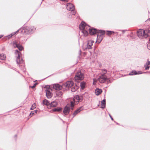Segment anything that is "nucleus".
<instances>
[{
    "instance_id": "7c9ffc66",
    "label": "nucleus",
    "mask_w": 150,
    "mask_h": 150,
    "mask_svg": "<svg viewBox=\"0 0 150 150\" xmlns=\"http://www.w3.org/2000/svg\"><path fill=\"white\" fill-rule=\"evenodd\" d=\"M147 48L149 50H150V41L149 42H148L147 43Z\"/></svg>"
},
{
    "instance_id": "2eb2a0df",
    "label": "nucleus",
    "mask_w": 150,
    "mask_h": 150,
    "mask_svg": "<svg viewBox=\"0 0 150 150\" xmlns=\"http://www.w3.org/2000/svg\"><path fill=\"white\" fill-rule=\"evenodd\" d=\"M142 72L141 71H138V72H137L136 71H132L129 74V75H134L137 74H142Z\"/></svg>"
},
{
    "instance_id": "dca6fc26",
    "label": "nucleus",
    "mask_w": 150,
    "mask_h": 150,
    "mask_svg": "<svg viewBox=\"0 0 150 150\" xmlns=\"http://www.w3.org/2000/svg\"><path fill=\"white\" fill-rule=\"evenodd\" d=\"M94 42V41L93 40H88V41L87 45V48L88 49H91L92 48V46L93 45V43Z\"/></svg>"
},
{
    "instance_id": "6e6552de",
    "label": "nucleus",
    "mask_w": 150,
    "mask_h": 150,
    "mask_svg": "<svg viewBox=\"0 0 150 150\" xmlns=\"http://www.w3.org/2000/svg\"><path fill=\"white\" fill-rule=\"evenodd\" d=\"M83 99V96H79V95L75 96L73 100L74 102L78 103L79 102L81 101Z\"/></svg>"
},
{
    "instance_id": "f257e3e1",
    "label": "nucleus",
    "mask_w": 150,
    "mask_h": 150,
    "mask_svg": "<svg viewBox=\"0 0 150 150\" xmlns=\"http://www.w3.org/2000/svg\"><path fill=\"white\" fill-rule=\"evenodd\" d=\"M98 81L101 83H105L106 84H108L111 82L110 79L107 78L106 76L104 75H101L100 76L98 79Z\"/></svg>"
},
{
    "instance_id": "ea45409f",
    "label": "nucleus",
    "mask_w": 150,
    "mask_h": 150,
    "mask_svg": "<svg viewBox=\"0 0 150 150\" xmlns=\"http://www.w3.org/2000/svg\"><path fill=\"white\" fill-rule=\"evenodd\" d=\"M11 34L10 35H8V36H7V37H8V38H11V37H11Z\"/></svg>"
},
{
    "instance_id": "09e8293b",
    "label": "nucleus",
    "mask_w": 150,
    "mask_h": 150,
    "mask_svg": "<svg viewBox=\"0 0 150 150\" xmlns=\"http://www.w3.org/2000/svg\"><path fill=\"white\" fill-rule=\"evenodd\" d=\"M149 19V20H150V18Z\"/></svg>"
},
{
    "instance_id": "f3484780",
    "label": "nucleus",
    "mask_w": 150,
    "mask_h": 150,
    "mask_svg": "<svg viewBox=\"0 0 150 150\" xmlns=\"http://www.w3.org/2000/svg\"><path fill=\"white\" fill-rule=\"evenodd\" d=\"M45 92L46 93V96L47 98H51L52 96L50 91L47 89H46L45 91Z\"/></svg>"
},
{
    "instance_id": "1a4fd4ad",
    "label": "nucleus",
    "mask_w": 150,
    "mask_h": 150,
    "mask_svg": "<svg viewBox=\"0 0 150 150\" xmlns=\"http://www.w3.org/2000/svg\"><path fill=\"white\" fill-rule=\"evenodd\" d=\"M74 84L72 81H67L66 82L64 83L63 86L67 88H69L72 86Z\"/></svg>"
},
{
    "instance_id": "423d86ee",
    "label": "nucleus",
    "mask_w": 150,
    "mask_h": 150,
    "mask_svg": "<svg viewBox=\"0 0 150 150\" xmlns=\"http://www.w3.org/2000/svg\"><path fill=\"white\" fill-rule=\"evenodd\" d=\"M83 78V74L81 72H77L74 77L75 80L77 82H79V80H82Z\"/></svg>"
},
{
    "instance_id": "c756f323",
    "label": "nucleus",
    "mask_w": 150,
    "mask_h": 150,
    "mask_svg": "<svg viewBox=\"0 0 150 150\" xmlns=\"http://www.w3.org/2000/svg\"><path fill=\"white\" fill-rule=\"evenodd\" d=\"M36 107V105L35 103H34L31 106V107L30 108V109L33 110L34 109H35Z\"/></svg>"
},
{
    "instance_id": "0eeeda50",
    "label": "nucleus",
    "mask_w": 150,
    "mask_h": 150,
    "mask_svg": "<svg viewBox=\"0 0 150 150\" xmlns=\"http://www.w3.org/2000/svg\"><path fill=\"white\" fill-rule=\"evenodd\" d=\"M90 27L87 25L84 22H82L79 25V29L80 30H87L88 28H90Z\"/></svg>"
},
{
    "instance_id": "72a5a7b5",
    "label": "nucleus",
    "mask_w": 150,
    "mask_h": 150,
    "mask_svg": "<svg viewBox=\"0 0 150 150\" xmlns=\"http://www.w3.org/2000/svg\"><path fill=\"white\" fill-rule=\"evenodd\" d=\"M58 93H59L58 95V96L59 97H61V96H62V92L61 91H59Z\"/></svg>"
},
{
    "instance_id": "6ab92c4d",
    "label": "nucleus",
    "mask_w": 150,
    "mask_h": 150,
    "mask_svg": "<svg viewBox=\"0 0 150 150\" xmlns=\"http://www.w3.org/2000/svg\"><path fill=\"white\" fill-rule=\"evenodd\" d=\"M57 105V103L56 101H53L51 102L50 104V106L52 107H56Z\"/></svg>"
},
{
    "instance_id": "5701e85b",
    "label": "nucleus",
    "mask_w": 150,
    "mask_h": 150,
    "mask_svg": "<svg viewBox=\"0 0 150 150\" xmlns=\"http://www.w3.org/2000/svg\"><path fill=\"white\" fill-rule=\"evenodd\" d=\"M102 91L101 89H97L95 90V93L96 95L98 96L101 93H102Z\"/></svg>"
},
{
    "instance_id": "2f4dec72",
    "label": "nucleus",
    "mask_w": 150,
    "mask_h": 150,
    "mask_svg": "<svg viewBox=\"0 0 150 150\" xmlns=\"http://www.w3.org/2000/svg\"><path fill=\"white\" fill-rule=\"evenodd\" d=\"M18 31H19V30H18L16 32H14L12 33H11V37H12L13 35L15 34L16 33H18Z\"/></svg>"
},
{
    "instance_id": "79ce46f5",
    "label": "nucleus",
    "mask_w": 150,
    "mask_h": 150,
    "mask_svg": "<svg viewBox=\"0 0 150 150\" xmlns=\"http://www.w3.org/2000/svg\"><path fill=\"white\" fill-rule=\"evenodd\" d=\"M34 112V113H36L37 112V110H35L33 111Z\"/></svg>"
},
{
    "instance_id": "a878e982",
    "label": "nucleus",
    "mask_w": 150,
    "mask_h": 150,
    "mask_svg": "<svg viewBox=\"0 0 150 150\" xmlns=\"http://www.w3.org/2000/svg\"><path fill=\"white\" fill-rule=\"evenodd\" d=\"M6 59V56L5 54H0V59L2 60H4Z\"/></svg>"
},
{
    "instance_id": "aec40b11",
    "label": "nucleus",
    "mask_w": 150,
    "mask_h": 150,
    "mask_svg": "<svg viewBox=\"0 0 150 150\" xmlns=\"http://www.w3.org/2000/svg\"><path fill=\"white\" fill-rule=\"evenodd\" d=\"M82 110V107H80L79 109H78L77 110H76L75 111H74V112L73 114L74 117L76 115H77V113L80 112Z\"/></svg>"
},
{
    "instance_id": "b1692460",
    "label": "nucleus",
    "mask_w": 150,
    "mask_h": 150,
    "mask_svg": "<svg viewBox=\"0 0 150 150\" xmlns=\"http://www.w3.org/2000/svg\"><path fill=\"white\" fill-rule=\"evenodd\" d=\"M72 87L71 89V91L72 92H75L78 89V86H77L76 85L74 86V85Z\"/></svg>"
},
{
    "instance_id": "9d476101",
    "label": "nucleus",
    "mask_w": 150,
    "mask_h": 150,
    "mask_svg": "<svg viewBox=\"0 0 150 150\" xmlns=\"http://www.w3.org/2000/svg\"><path fill=\"white\" fill-rule=\"evenodd\" d=\"M35 29V28L34 26H27L25 28V32L26 31H28L29 33H30L34 31Z\"/></svg>"
},
{
    "instance_id": "a18cd8bd",
    "label": "nucleus",
    "mask_w": 150,
    "mask_h": 150,
    "mask_svg": "<svg viewBox=\"0 0 150 150\" xmlns=\"http://www.w3.org/2000/svg\"><path fill=\"white\" fill-rule=\"evenodd\" d=\"M17 137V135H15L14 137L15 138H16Z\"/></svg>"
},
{
    "instance_id": "473e14b6",
    "label": "nucleus",
    "mask_w": 150,
    "mask_h": 150,
    "mask_svg": "<svg viewBox=\"0 0 150 150\" xmlns=\"http://www.w3.org/2000/svg\"><path fill=\"white\" fill-rule=\"evenodd\" d=\"M102 72L103 73V74L102 75H105V74L106 73L107 70L106 69H104L102 70Z\"/></svg>"
},
{
    "instance_id": "39448f33",
    "label": "nucleus",
    "mask_w": 150,
    "mask_h": 150,
    "mask_svg": "<svg viewBox=\"0 0 150 150\" xmlns=\"http://www.w3.org/2000/svg\"><path fill=\"white\" fill-rule=\"evenodd\" d=\"M16 56L17 57L16 60L17 64H20L23 62V61L22 57H21V52L18 50H16L15 52Z\"/></svg>"
},
{
    "instance_id": "e433bc0d",
    "label": "nucleus",
    "mask_w": 150,
    "mask_h": 150,
    "mask_svg": "<svg viewBox=\"0 0 150 150\" xmlns=\"http://www.w3.org/2000/svg\"><path fill=\"white\" fill-rule=\"evenodd\" d=\"M76 13V12L75 11H74L72 12L71 14L73 15H75Z\"/></svg>"
},
{
    "instance_id": "a19ab883",
    "label": "nucleus",
    "mask_w": 150,
    "mask_h": 150,
    "mask_svg": "<svg viewBox=\"0 0 150 150\" xmlns=\"http://www.w3.org/2000/svg\"><path fill=\"white\" fill-rule=\"evenodd\" d=\"M81 50H79V54L80 55L81 54Z\"/></svg>"
},
{
    "instance_id": "37998d69",
    "label": "nucleus",
    "mask_w": 150,
    "mask_h": 150,
    "mask_svg": "<svg viewBox=\"0 0 150 150\" xmlns=\"http://www.w3.org/2000/svg\"><path fill=\"white\" fill-rule=\"evenodd\" d=\"M60 119L62 121V122L64 123V122L62 119H61V118H60Z\"/></svg>"
},
{
    "instance_id": "4be33fe9",
    "label": "nucleus",
    "mask_w": 150,
    "mask_h": 150,
    "mask_svg": "<svg viewBox=\"0 0 150 150\" xmlns=\"http://www.w3.org/2000/svg\"><path fill=\"white\" fill-rule=\"evenodd\" d=\"M150 64V61H148L144 65V67L146 70H148L149 68V65Z\"/></svg>"
},
{
    "instance_id": "de8ad7c7",
    "label": "nucleus",
    "mask_w": 150,
    "mask_h": 150,
    "mask_svg": "<svg viewBox=\"0 0 150 150\" xmlns=\"http://www.w3.org/2000/svg\"><path fill=\"white\" fill-rule=\"evenodd\" d=\"M149 41L150 42V38H149Z\"/></svg>"
},
{
    "instance_id": "49530a36",
    "label": "nucleus",
    "mask_w": 150,
    "mask_h": 150,
    "mask_svg": "<svg viewBox=\"0 0 150 150\" xmlns=\"http://www.w3.org/2000/svg\"><path fill=\"white\" fill-rule=\"evenodd\" d=\"M2 36H2V35H1V36H0V38H1Z\"/></svg>"
},
{
    "instance_id": "cd10ccee",
    "label": "nucleus",
    "mask_w": 150,
    "mask_h": 150,
    "mask_svg": "<svg viewBox=\"0 0 150 150\" xmlns=\"http://www.w3.org/2000/svg\"><path fill=\"white\" fill-rule=\"evenodd\" d=\"M62 109V108L57 107V108H54L53 109H52V110L54 112H59L61 111Z\"/></svg>"
},
{
    "instance_id": "4468645a",
    "label": "nucleus",
    "mask_w": 150,
    "mask_h": 150,
    "mask_svg": "<svg viewBox=\"0 0 150 150\" xmlns=\"http://www.w3.org/2000/svg\"><path fill=\"white\" fill-rule=\"evenodd\" d=\"M53 88L56 90H60L62 88V86L59 84H55L53 85Z\"/></svg>"
},
{
    "instance_id": "c85d7f7f",
    "label": "nucleus",
    "mask_w": 150,
    "mask_h": 150,
    "mask_svg": "<svg viewBox=\"0 0 150 150\" xmlns=\"http://www.w3.org/2000/svg\"><path fill=\"white\" fill-rule=\"evenodd\" d=\"M107 35H111L112 34V33H114V32L113 31H107Z\"/></svg>"
},
{
    "instance_id": "f704fd0d",
    "label": "nucleus",
    "mask_w": 150,
    "mask_h": 150,
    "mask_svg": "<svg viewBox=\"0 0 150 150\" xmlns=\"http://www.w3.org/2000/svg\"><path fill=\"white\" fill-rule=\"evenodd\" d=\"M37 84V83H35L33 85L31 86V87L33 88H34L36 86Z\"/></svg>"
},
{
    "instance_id": "412c9836",
    "label": "nucleus",
    "mask_w": 150,
    "mask_h": 150,
    "mask_svg": "<svg viewBox=\"0 0 150 150\" xmlns=\"http://www.w3.org/2000/svg\"><path fill=\"white\" fill-rule=\"evenodd\" d=\"M42 104L43 105L48 106L50 105V103L48 100L45 99L43 100Z\"/></svg>"
},
{
    "instance_id": "4c0bfd02",
    "label": "nucleus",
    "mask_w": 150,
    "mask_h": 150,
    "mask_svg": "<svg viewBox=\"0 0 150 150\" xmlns=\"http://www.w3.org/2000/svg\"><path fill=\"white\" fill-rule=\"evenodd\" d=\"M35 113H34V112L33 111H32L31 112L30 114V115H31V114H34Z\"/></svg>"
},
{
    "instance_id": "bb28decb",
    "label": "nucleus",
    "mask_w": 150,
    "mask_h": 150,
    "mask_svg": "<svg viewBox=\"0 0 150 150\" xmlns=\"http://www.w3.org/2000/svg\"><path fill=\"white\" fill-rule=\"evenodd\" d=\"M86 85V83L84 81H83L80 83V86L82 89H83L85 87Z\"/></svg>"
},
{
    "instance_id": "58836bf2",
    "label": "nucleus",
    "mask_w": 150,
    "mask_h": 150,
    "mask_svg": "<svg viewBox=\"0 0 150 150\" xmlns=\"http://www.w3.org/2000/svg\"><path fill=\"white\" fill-rule=\"evenodd\" d=\"M109 116H110V117L111 120H113V119L112 118V117L111 115L110 114H109Z\"/></svg>"
},
{
    "instance_id": "393cba45",
    "label": "nucleus",
    "mask_w": 150,
    "mask_h": 150,
    "mask_svg": "<svg viewBox=\"0 0 150 150\" xmlns=\"http://www.w3.org/2000/svg\"><path fill=\"white\" fill-rule=\"evenodd\" d=\"M101 108H104L105 107V100L103 99L101 101Z\"/></svg>"
},
{
    "instance_id": "f03ea898",
    "label": "nucleus",
    "mask_w": 150,
    "mask_h": 150,
    "mask_svg": "<svg viewBox=\"0 0 150 150\" xmlns=\"http://www.w3.org/2000/svg\"><path fill=\"white\" fill-rule=\"evenodd\" d=\"M74 106V102L73 101L71 102L70 104H68L64 108L63 111V113L65 115H68L70 111V107H71V109H73V108Z\"/></svg>"
},
{
    "instance_id": "20e7f679",
    "label": "nucleus",
    "mask_w": 150,
    "mask_h": 150,
    "mask_svg": "<svg viewBox=\"0 0 150 150\" xmlns=\"http://www.w3.org/2000/svg\"><path fill=\"white\" fill-rule=\"evenodd\" d=\"M138 37L140 38H146L148 36L147 34L145 33V30L142 29H139L137 31Z\"/></svg>"
},
{
    "instance_id": "f8f14e48",
    "label": "nucleus",
    "mask_w": 150,
    "mask_h": 150,
    "mask_svg": "<svg viewBox=\"0 0 150 150\" xmlns=\"http://www.w3.org/2000/svg\"><path fill=\"white\" fill-rule=\"evenodd\" d=\"M66 8L67 10L69 11H74L75 9V7L74 5L70 3H68L67 4Z\"/></svg>"
},
{
    "instance_id": "a211bd4d",
    "label": "nucleus",
    "mask_w": 150,
    "mask_h": 150,
    "mask_svg": "<svg viewBox=\"0 0 150 150\" xmlns=\"http://www.w3.org/2000/svg\"><path fill=\"white\" fill-rule=\"evenodd\" d=\"M81 32L85 36H87L88 34V30L89 32V28H88L87 30H81Z\"/></svg>"
},
{
    "instance_id": "c9c22d12",
    "label": "nucleus",
    "mask_w": 150,
    "mask_h": 150,
    "mask_svg": "<svg viewBox=\"0 0 150 150\" xmlns=\"http://www.w3.org/2000/svg\"><path fill=\"white\" fill-rule=\"evenodd\" d=\"M147 32L148 33H150V27L149 28L148 30H146Z\"/></svg>"
},
{
    "instance_id": "c03bdc74",
    "label": "nucleus",
    "mask_w": 150,
    "mask_h": 150,
    "mask_svg": "<svg viewBox=\"0 0 150 150\" xmlns=\"http://www.w3.org/2000/svg\"><path fill=\"white\" fill-rule=\"evenodd\" d=\"M123 33H124L125 32V31L123 30H121Z\"/></svg>"
},
{
    "instance_id": "ddd939ff",
    "label": "nucleus",
    "mask_w": 150,
    "mask_h": 150,
    "mask_svg": "<svg viewBox=\"0 0 150 150\" xmlns=\"http://www.w3.org/2000/svg\"><path fill=\"white\" fill-rule=\"evenodd\" d=\"M98 30L94 28H89V33L91 35H93L96 33H98Z\"/></svg>"
},
{
    "instance_id": "7ed1b4c3",
    "label": "nucleus",
    "mask_w": 150,
    "mask_h": 150,
    "mask_svg": "<svg viewBox=\"0 0 150 150\" xmlns=\"http://www.w3.org/2000/svg\"><path fill=\"white\" fill-rule=\"evenodd\" d=\"M98 34L97 35L96 42L100 43L103 39V36L105 34V31L103 30H98Z\"/></svg>"
},
{
    "instance_id": "9b49d317",
    "label": "nucleus",
    "mask_w": 150,
    "mask_h": 150,
    "mask_svg": "<svg viewBox=\"0 0 150 150\" xmlns=\"http://www.w3.org/2000/svg\"><path fill=\"white\" fill-rule=\"evenodd\" d=\"M13 45L15 48L17 47L20 51L22 50L23 49V47L16 41L13 42Z\"/></svg>"
}]
</instances>
